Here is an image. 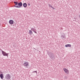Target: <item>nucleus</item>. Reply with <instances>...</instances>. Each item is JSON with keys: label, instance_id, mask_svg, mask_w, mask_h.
Here are the masks:
<instances>
[{"label": "nucleus", "instance_id": "16", "mask_svg": "<svg viewBox=\"0 0 80 80\" xmlns=\"http://www.w3.org/2000/svg\"><path fill=\"white\" fill-rule=\"evenodd\" d=\"M35 72H36V73L37 74V71H33L32 73H34Z\"/></svg>", "mask_w": 80, "mask_h": 80}, {"label": "nucleus", "instance_id": "8", "mask_svg": "<svg viewBox=\"0 0 80 80\" xmlns=\"http://www.w3.org/2000/svg\"><path fill=\"white\" fill-rule=\"evenodd\" d=\"M31 30H32V31H33L34 32H35V33L36 34H37V32H36V31H37V30H36V29H35V28H32L31 29Z\"/></svg>", "mask_w": 80, "mask_h": 80}, {"label": "nucleus", "instance_id": "12", "mask_svg": "<svg viewBox=\"0 0 80 80\" xmlns=\"http://www.w3.org/2000/svg\"><path fill=\"white\" fill-rule=\"evenodd\" d=\"M0 77L1 79L3 80V74H1L0 75Z\"/></svg>", "mask_w": 80, "mask_h": 80}, {"label": "nucleus", "instance_id": "3", "mask_svg": "<svg viewBox=\"0 0 80 80\" xmlns=\"http://www.w3.org/2000/svg\"><path fill=\"white\" fill-rule=\"evenodd\" d=\"M14 3L15 4V5H14L15 7H16V8H20V7H18V6H17L18 3V2H14Z\"/></svg>", "mask_w": 80, "mask_h": 80}, {"label": "nucleus", "instance_id": "1", "mask_svg": "<svg viewBox=\"0 0 80 80\" xmlns=\"http://www.w3.org/2000/svg\"><path fill=\"white\" fill-rule=\"evenodd\" d=\"M5 78L6 79L8 80L11 78V75L9 74H7L5 75Z\"/></svg>", "mask_w": 80, "mask_h": 80}, {"label": "nucleus", "instance_id": "22", "mask_svg": "<svg viewBox=\"0 0 80 80\" xmlns=\"http://www.w3.org/2000/svg\"><path fill=\"white\" fill-rule=\"evenodd\" d=\"M79 18H80V14L79 15Z\"/></svg>", "mask_w": 80, "mask_h": 80}, {"label": "nucleus", "instance_id": "24", "mask_svg": "<svg viewBox=\"0 0 80 80\" xmlns=\"http://www.w3.org/2000/svg\"><path fill=\"white\" fill-rule=\"evenodd\" d=\"M66 77V78H67V77Z\"/></svg>", "mask_w": 80, "mask_h": 80}, {"label": "nucleus", "instance_id": "11", "mask_svg": "<svg viewBox=\"0 0 80 80\" xmlns=\"http://www.w3.org/2000/svg\"><path fill=\"white\" fill-rule=\"evenodd\" d=\"M23 7H24L25 8H26L27 6V3H24L23 4Z\"/></svg>", "mask_w": 80, "mask_h": 80}, {"label": "nucleus", "instance_id": "15", "mask_svg": "<svg viewBox=\"0 0 80 80\" xmlns=\"http://www.w3.org/2000/svg\"><path fill=\"white\" fill-rule=\"evenodd\" d=\"M53 53H52V52H49V56H51L52 55H53Z\"/></svg>", "mask_w": 80, "mask_h": 80}, {"label": "nucleus", "instance_id": "13", "mask_svg": "<svg viewBox=\"0 0 80 80\" xmlns=\"http://www.w3.org/2000/svg\"><path fill=\"white\" fill-rule=\"evenodd\" d=\"M29 34L30 35H32L33 34V32H32V31H31V30H29Z\"/></svg>", "mask_w": 80, "mask_h": 80}, {"label": "nucleus", "instance_id": "17", "mask_svg": "<svg viewBox=\"0 0 80 80\" xmlns=\"http://www.w3.org/2000/svg\"><path fill=\"white\" fill-rule=\"evenodd\" d=\"M48 6H49V7H51V8L52 7V6L50 5V4H48Z\"/></svg>", "mask_w": 80, "mask_h": 80}, {"label": "nucleus", "instance_id": "23", "mask_svg": "<svg viewBox=\"0 0 80 80\" xmlns=\"http://www.w3.org/2000/svg\"><path fill=\"white\" fill-rule=\"evenodd\" d=\"M0 25H1V24H0Z\"/></svg>", "mask_w": 80, "mask_h": 80}, {"label": "nucleus", "instance_id": "14", "mask_svg": "<svg viewBox=\"0 0 80 80\" xmlns=\"http://www.w3.org/2000/svg\"><path fill=\"white\" fill-rule=\"evenodd\" d=\"M66 47H71V45L70 44H67L65 45Z\"/></svg>", "mask_w": 80, "mask_h": 80}, {"label": "nucleus", "instance_id": "19", "mask_svg": "<svg viewBox=\"0 0 80 80\" xmlns=\"http://www.w3.org/2000/svg\"><path fill=\"white\" fill-rule=\"evenodd\" d=\"M52 8H53V9L54 10H55V8H54L53 7H52Z\"/></svg>", "mask_w": 80, "mask_h": 80}, {"label": "nucleus", "instance_id": "2", "mask_svg": "<svg viewBox=\"0 0 80 80\" xmlns=\"http://www.w3.org/2000/svg\"><path fill=\"white\" fill-rule=\"evenodd\" d=\"M28 62H25L24 63L23 66L24 67H28V66L29 65L28 64Z\"/></svg>", "mask_w": 80, "mask_h": 80}, {"label": "nucleus", "instance_id": "18", "mask_svg": "<svg viewBox=\"0 0 80 80\" xmlns=\"http://www.w3.org/2000/svg\"><path fill=\"white\" fill-rule=\"evenodd\" d=\"M28 6H30V3H28Z\"/></svg>", "mask_w": 80, "mask_h": 80}, {"label": "nucleus", "instance_id": "7", "mask_svg": "<svg viewBox=\"0 0 80 80\" xmlns=\"http://www.w3.org/2000/svg\"><path fill=\"white\" fill-rule=\"evenodd\" d=\"M14 23V21L12 20H10L9 21V23L10 24H11V25H12V24H13V23Z\"/></svg>", "mask_w": 80, "mask_h": 80}, {"label": "nucleus", "instance_id": "10", "mask_svg": "<svg viewBox=\"0 0 80 80\" xmlns=\"http://www.w3.org/2000/svg\"><path fill=\"white\" fill-rule=\"evenodd\" d=\"M18 6H19L18 7H20H20H22V5H23V4H22V3L21 2H18Z\"/></svg>", "mask_w": 80, "mask_h": 80}, {"label": "nucleus", "instance_id": "5", "mask_svg": "<svg viewBox=\"0 0 80 80\" xmlns=\"http://www.w3.org/2000/svg\"><path fill=\"white\" fill-rule=\"evenodd\" d=\"M63 70L65 72V73H66L68 74V69L65 68H64L63 69Z\"/></svg>", "mask_w": 80, "mask_h": 80}, {"label": "nucleus", "instance_id": "4", "mask_svg": "<svg viewBox=\"0 0 80 80\" xmlns=\"http://www.w3.org/2000/svg\"><path fill=\"white\" fill-rule=\"evenodd\" d=\"M1 50L2 52V55H3V56H7V53H6L5 52L3 51L1 49Z\"/></svg>", "mask_w": 80, "mask_h": 80}, {"label": "nucleus", "instance_id": "21", "mask_svg": "<svg viewBox=\"0 0 80 80\" xmlns=\"http://www.w3.org/2000/svg\"><path fill=\"white\" fill-rule=\"evenodd\" d=\"M60 30H63V28H60Z\"/></svg>", "mask_w": 80, "mask_h": 80}, {"label": "nucleus", "instance_id": "6", "mask_svg": "<svg viewBox=\"0 0 80 80\" xmlns=\"http://www.w3.org/2000/svg\"><path fill=\"white\" fill-rule=\"evenodd\" d=\"M61 38L62 40H65L66 38V37L65 35H62L61 36Z\"/></svg>", "mask_w": 80, "mask_h": 80}, {"label": "nucleus", "instance_id": "20", "mask_svg": "<svg viewBox=\"0 0 80 80\" xmlns=\"http://www.w3.org/2000/svg\"><path fill=\"white\" fill-rule=\"evenodd\" d=\"M8 53H7L6 54V56L7 57H8Z\"/></svg>", "mask_w": 80, "mask_h": 80}, {"label": "nucleus", "instance_id": "9", "mask_svg": "<svg viewBox=\"0 0 80 80\" xmlns=\"http://www.w3.org/2000/svg\"><path fill=\"white\" fill-rule=\"evenodd\" d=\"M51 58L52 60H54L55 59V57H54V54H53L52 55L49 56Z\"/></svg>", "mask_w": 80, "mask_h": 80}]
</instances>
